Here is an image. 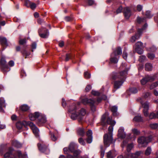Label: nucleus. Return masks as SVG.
Masks as SVG:
<instances>
[{
	"label": "nucleus",
	"mask_w": 158,
	"mask_h": 158,
	"mask_svg": "<svg viewBox=\"0 0 158 158\" xmlns=\"http://www.w3.org/2000/svg\"><path fill=\"white\" fill-rule=\"evenodd\" d=\"M101 122L102 124L105 125L106 124L110 125L108 128L109 132L105 134L103 136V142L105 146L109 147L112 142V132L113 129V126L115 124V122L112 120L111 117L109 116L108 113L106 112L102 116Z\"/></svg>",
	"instance_id": "f257e3e1"
},
{
	"label": "nucleus",
	"mask_w": 158,
	"mask_h": 158,
	"mask_svg": "<svg viewBox=\"0 0 158 158\" xmlns=\"http://www.w3.org/2000/svg\"><path fill=\"white\" fill-rule=\"evenodd\" d=\"M78 146L75 143L71 142L68 148H64L63 150L65 154L67 155V158H77L80 151L77 150Z\"/></svg>",
	"instance_id": "f03ea898"
},
{
	"label": "nucleus",
	"mask_w": 158,
	"mask_h": 158,
	"mask_svg": "<svg viewBox=\"0 0 158 158\" xmlns=\"http://www.w3.org/2000/svg\"><path fill=\"white\" fill-rule=\"evenodd\" d=\"M128 68H125L120 73H112L110 75V79L112 81L125 79Z\"/></svg>",
	"instance_id": "7ed1b4c3"
},
{
	"label": "nucleus",
	"mask_w": 158,
	"mask_h": 158,
	"mask_svg": "<svg viewBox=\"0 0 158 158\" xmlns=\"http://www.w3.org/2000/svg\"><path fill=\"white\" fill-rule=\"evenodd\" d=\"M102 99L100 98H98L96 100L94 99H89L87 98H84L82 100V102L85 105H89L90 106L91 110L94 112L95 110V104H98L100 102Z\"/></svg>",
	"instance_id": "20e7f679"
},
{
	"label": "nucleus",
	"mask_w": 158,
	"mask_h": 158,
	"mask_svg": "<svg viewBox=\"0 0 158 158\" xmlns=\"http://www.w3.org/2000/svg\"><path fill=\"white\" fill-rule=\"evenodd\" d=\"M0 67L3 73L9 71L10 70L5 60V56L2 55L1 56L0 60Z\"/></svg>",
	"instance_id": "39448f33"
},
{
	"label": "nucleus",
	"mask_w": 158,
	"mask_h": 158,
	"mask_svg": "<svg viewBox=\"0 0 158 158\" xmlns=\"http://www.w3.org/2000/svg\"><path fill=\"white\" fill-rule=\"evenodd\" d=\"M156 74L153 76L147 75L140 81L142 85H144L148 81L151 82L154 81L156 79Z\"/></svg>",
	"instance_id": "423d86ee"
},
{
	"label": "nucleus",
	"mask_w": 158,
	"mask_h": 158,
	"mask_svg": "<svg viewBox=\"0 0 158 158\" xmlns=\"http://www.w3.org/2000/svg\"><path fill=\"white\" fill-rule=\"evenodd\" d=\"M151 136H149L148 137H144L142 136L139 137L138 139V142L139 143L141 144H146L152 140Z\"/></svg>",
	"instance_id": "0eeeda50"
},
{
	"label": "nucleus",
	"mask_w": 158,
	"mask_h": 158,
	"mask_svg": "<svg viewBox=\"0 0 158 158\" xmlns=\"http://www.w3.org/2000/svg\"><path fill=\"white\" fill-rule=\"evenodd\" d=\"M76 109V104L74 103L73 104L72 106L69 108V111L71 113V118L73 120H75L77 119L78 117H79L78 114V115L77 114L72 112L73 111H75Z\"/></svg>",
	"instance_id": "6e6552de"
},
{
	"label": "nucleus",
	"mask_w": 158,
	"mask_h": 158,
	"mask_svg": "<svg viewBox=\"0 0 158 158\" xmlns=\"http://www.w3.org/2000/svg\"><path fill=\"white\" fill-rule=\"evenodd\" d=\"M38 146L39 150L42 152H44L46 154H48L49 152V150L47 146L43 143H39L38 144Z\"/></svg>",
	"instance_id": "1a4fd4ad"
},
{
	"label": "nucleus",
	"mask_w": 158,
	"mask_h": 158,
	"mask_svg": "<svg viewBox=\"0 0 158 158\" xmlns=\"http://www.w3.org/2000/svg\"><path fill=\"white\" fill-rule=\"evenodd\" d=\"M40 36L43 38H46L48 35V31L45 28L42 27L38 30Z\"/></svg>",
	"instance_id": "9d476101"
},
{
	"label": "nucleus",
	"mask_w": 158,
	"mask_h": 158,
	"mask_svg": "<svg viewBox=\"0 0 158 158\" xmlns=\"http://www.w3.org/2000/svg\"><path fill=\"white\" fill-rule=\"evenodd\" d=\"M141 104L143 107V112L144 115L146 117L148 116V110L149 109V103L147 102L143 103V102L141 101Z\"/></svg>",
	"instance_id": "9b49d317"
},
{
	"label": "nucleus",
	"mask_w": 158,
	"mask_h": 158,
	"mask_svg": "<svg viewBox=\"0 0 158 158\" xmlns=\"http://www.w3.org/2000/svg\"><path fill=\"white\" fill-rule=\"evenodd\" d=\"M143 154L141 151H137L134 154H129L127 155V158H142L141 155Z\"/></svg>",
	"instance_id": "f8f14e48"
},
{
	"label": "nucleus",
	"mask_w": 158,
	"mask_h": 158,
	"mask_svg": "<svg viewBox=\"0 0 158 158\" xmlns=\"http://www.w3.org/2000/svg\"><path fill=\"white\" fill-rule=\"evenodd\" d=\"M125 79H121L120 80L113 81L114 82V89L113 90V92H114L116 90L121 87Z\"/></svg>",
	"instance_id": "ddd939ff"
},
{
	"label": "nucleus",
	"mask_w": 158,
	"mask_h": 158,
	"mask_svg": "<svg viewBox=\"0 0 158 158\" xmlns=\"http://www.w3.org/2000/svg\"><path fill=\"white\" fill-rule=\"evenodd\" d=\"M38 121L37 122V123L39 126H41L46 121L45 116L40 113L38 117Z\"/></svg>",
	"instance_id": "4468645a"
},
{
	"label": "nucleus",
	"mask_w": 158,
	"mask_h": 158,
	"mask_svg": "<svg viewBox=\"0 0 158 158\" xmlns=\"http://www.w3.org/2000/svg\"><path fill=\"white\" fill-rule=\"evenodd\" d=\"M29 125L31 130H32L33 133L35 136H38L39 130L38 128L36 127L35 125L33 123L31 122H30L29 123Z\"/></svg>",
	"instance_id": "2eb2a0df"
},
{
	"label": "nucleus",
	"mask_w": 158,
	"mask_h": 158,
	"mask_svg": "<svg viewBox=\"0 0 158 158\" xmlns=\"http://www.w3.org/2000/svg\"><path fill=\"white\" fill-rule=\"evenodd\" d=\"M142 30V29H138L137 33H136L135 35L131 37L130 40V41L131 42L134 43L136 40L139 38L141 34L140 31Z\"/></svg>",
	"instance_id": "dca6fc26"
},
{
	"label": "nucleus",
	"mask_w": 158,
	"mask_h": 158,
	"mask_svg": "<svg viewBox=\"0 0 158 158\" xmlns=\"http://www.w3.org/2000/svg\"><path fill=\"white\" fill-rule=\"evenodd\" d=\"M119 56L116 55H114V53H112L111 55L110 58V63H117L118 60Z\"/></svg>",
	"instance_id": "f3484780"
},
{
	"label": "nucleus",
	"mask_w": 158,
	"mask_h": 158,
	"mask_svg": "<svg viewBox=\"0 0 158 158\" xmlns=\"http://www.w3.org/2000/svg\"><path fill=\"white\" fill-rule=\"evenodd\" d=\"M87 138L86 139L87 142L90 143L92 141V132L90 130H89L86 132Z\"/></svg>",
	"instance_id": "a211bd4d"
},
{
	"label": "nucleus",
	"mask_w": 158,
	"mask_h": 158,
	"mask_svg": "<svg viewBox=\"0 0 158 158\" xmlns=\"http://www.w3.org/2000/svg\"><path fill=\"white\" fill-rule=\"evenodd\" d=\"M123 13L124 16L126 19H128L131 15V12L130 8L126 7L124 9Z\"/></svg>",
	"instance_id": "6ab92c4d"
},
{
	"label": "nucleus",
	"mask_w": 158,
	"mask_h": 158,
	"mask_svg": "<svg viewBox=\"0 0 158 158\" xmlns=\"http://www.w3.org/2000/svg\"><path fill=\"white\" fill-rule=\"evenodd\" d=\"M40 113L38 112H35L33 114H29V117L31 120L34 121L36 118H38L39 116L40 115Z\"/></svg>",
	"instance_id": "aec40b11"
},
{
	"label": "nucleus",
	"mask_w": 158,
	"mask_h": 158,
	"mask_svg": "<svg viewBox=\"0 0 158 158\" xmlns=\"http://www.w3.org/2000/svg\"><path fill=\"white\" fill-rule=\"evenodd\" d=\"M118 136L119 138H124L126 136V134L124 132V129L123 128H120L118 131Z\"/></svg>",
	"instance_id": "412c9836"
},
{
	"label": "nucleus",
	"mask_w": 158,
	"mask_h": 158,
	"mask_svg": "<svg viewBox=\"0 0 158 158\" xmlns=\"http://www.w3.org/2000/svg\"><path fill=\"white\" fill-rule=\"evenodd\" d=\"M134 145L133 143H131L130 144H128L127 145V152L126 153L125 155V157L127 158V155H128L129 153H131L130 152L131 151V150L132 148H133Z\"/></svg>",
	"instance_id": "4be33fe9"
},
{
	"label": "nucleus",
	"mask_w": 158,
	"mask_h": 158,
	"mask_svg": "<svg viewBox=\"0 0 158 158\" xmlns=\"http://www.w3.org/2000/svg\"><path fill=\"white\" fill-rule=\"evenodd\" d=\"M85 114L86 111L83 108L81 109L80 111L78 114V116L79 118L78 119V121L79 122H81L82 120V118L81 117V116H84Z\"/></svg>",
	"instance_id": "5701e85b"
},
{
	"label": "nucleus",
	"mask_w": 158,
	"mask_h": 158,
	"mask_svg": "<svg viewBox=\"0 0 158 158\" xmlns=\"http://www.w3.org/2000/svg\"><path fill=\"white\" fill-rule=\"evenodd\" d=\"M77 134L80 136H83L85 134L84 129L83 128H79L77 130Z\"/></svg>",
	"instance_id": "b1692460"
},
{
	"label": "nucleus",
	"mask_w": 158,
	"mask_h": 158,
	"mask_svg": "<svg viewBox=\"0 0 158 158\" xmlns=\"http://www.w3.org/2000/svg\"><path fill=\"white\" fill-rule=\"evenodd\" d=\"M0 43L2 46L3 47L6 46H7V43L6 39V38L0 37Z\"/></svg>",
	"instance_id": "393cba45"
},
{
	"label": "nucleus",
	"mask_w": 158,
	"mask_h": 158,
	"mask_svg": "<svg viewBox=\"0 0 158 158\" xmlns=\"http://www.w3.org/2000/svg\"><path fill=\"white\" fill-rule=\"evenodd\" d=\"M21 52L25 58H26L30 54V52L26 50L25 48L22 49L21 50Z\"/></svg>",
	"instance_id": "a878e982"
},
{
	"label": "nucleus",
	"mask_w": 158,
	"mask_h": 158,
	"mask_svg": "<svg viewBox=\"0 0 158 158\" xmlns=\"http://www.w3.org/2000/svg\"><path fill=\"white\" fill-rule=\"evenodd\" d=\"M29 107L26 104L22 105L19 107L20 110L23 112L27 111L29 110Z\"/></svg>",
	"instance_id": "bb28decb"
},
{
	"label": "nucleus",
	"mask_w": 158,
	"mask_h": 158,
	"mask_svg": "<svg viewBox=\"0 0 158 158\" xmlns=\"http://www.w3.org/2000/svg\"><path fill=\"white\" fill-rule=\"evenodd\" d=\"M11 144L13 146L16 148H20L22 146V144L16 140H12Z\"/></svg>",
	"instance_id": "cd10ccee"
},
{
	"label": "nucleus",
	"mask_w": 158,
	"mask_h": 158,
	"mask_svg": "<svg viewBox=\"0 0 158 158\" xmlns=\"http://www.w3.org/2000/svg\"><path fill=\"white\" fill-rule=\"evenodd\" d=\"M112 53H114V55H116L117 56L121 55L122 53L121 48L120 47H118Z\"/></svg>",
	"instance_id": "c85d7f7f"
},
{
	"label": "nucleus",
	"mask_w": 158,
	"mask_h": 158,
	"mask_svg": "<svg viewBox=\"0 0 158 158\" xmlns=\"http://www.w3.org/2000/svg\"><path fill=\"white\" fill-rule=\"evenodd\" d=\"M145 68L146 71H151L152 69V65L150 63H147L145 64Z\"/></svg>",
	"instance_id": "c756f323"
},
{
	"label": "nucleus",
	"mask_w": 158,
	"mask_h": 158,
	"mask_svg": "<svg viewBox=\"0 0 158 158\" xmlns=\"http://www.w3.org/2000/svg\"><path fill=\"white\" fill-rule=\"evenodd\" d=\"M5 101L2 98H0V111L2 110V108L3 107H5Z\"/></svg>",
	"instance_id": "7c9ffc66"
},
{
	"label": "nucleus",
	"mask_w": 158,
	"mask_h": 158,
	"mask_svg": "<svg viewBox=\"0 0 158 158\" xmlns=\"http://www.w3.org/2000/svg\"><path fill=\"white\" fill-rule=\"evenodd\" d=\"M133 120L136 122H140L142 121L143 119L141 116L138 115L135 116L133 119Z\"/></svg>",
	"instance_id": "2f4dec72"
},
{
	"label": "nucleus",
	"mask_w": 158,
	"mask_h": 158,
	"mask_svg": "<svg viewBox=\"0 0 158 158\" xmlns=\"http://www.w3.org/2000/svg\"><path fill=\"white\" fill-rule=\"evenodd\" d=\"M15 156L14 157H11L10 158H17L18 157V158H22V155L21 152L20 151H17L15 153Z\"/></svg>",
	"instance_id": "473e14b6"
},
{
	"label": "nucleus",
	"mask_w": 158,
	"mask_h": 158,
	"mask_svg": "<svg viewBox=\"0 0 158 158\" xmlns=\"http://www.w3.org/2000/svg\"><path fill=\"white\" fill-rule=\"evenodd\" d=\"M135 48H143V43L140 41H138L135 44Z\"/></svg>",
	"instance_id": "72a5a7b5"
},
{
	"label": "nucleus",
	"mask_w": 158,
	"mask_h": 158,
	"mask_svg": "<svg viewBox=\"0 0 158 158\" xmlns=\"http://www.w3.org/2000/svg\"><path fill=\"white\" fill-rule=\"evenodd\" d=\"M110 110L111 111L113 112V114L114 115H115V114H116V113L117 110V107L115 106H113L111 108Z\"/></svg>",
	"instance_id": "f704fd0d"
},
{
	"label": "nucleus",
	"mask_w": 158,
	"mask_h": 158,
	"mask_svg": "<svg viewBox=\"0 0 158 158\" xmlns=\"http://www.w3.org/2000/svg\"><path fill=\"white\" fill-rule=\"evenodd\" d=\"M153 15L151 13V11H150L148 10L146 11L145 16H146V18H151L153 16Z\"/></svg>",
	"instance_id": "c9c22d12"
},
{
	"label": "nucleus",
	"mask_w": 158,
	"mask_h": 158,
	"mask_svg": "<svg viewBox=\"0 0 158 158\" xmlns=\"http://www.w3.org/2000/svg\"><path fill=\"white\" fill-rule=\"evenodd\" d=\"M143 48H135V51L139 55H141L143 52Z\"/></svg>",
	"instance_id": "e433bc0d"
},
{
	"label": "nucleus",
	"mask_w": 158,
	"mask_h": 158,
	"mask_svg": "<svg viewBox=\"0 0 158 158\" xmlns=\"http://www.w3.org/2000/svg\"><path fill=\"white\" fill-rule=\"evenodd\" d=\"M28 3L30 6V8L32 10L34 9L36 6V4L35 3L30 2L29 1L28 2Z\"/></svg>",
	"instance_id": "4c0bfd02"
},
{
	"label": "nucleus",
	"mask_w": 158,
	"mask_h": 158,
	"mask_svg": "<svg viewBox=\"0 0 158 158\" xmlns=\"http://www.w3.org/2000/svg\"><path fill=\"white\" fill-rule=\"evenodd\" d=\"M151 148L150 147H148L145 151V154L146 156H148L151 154Z\"/></svg>",
	"instance_id": "58836bf2"
},
{
	"label": "nucleus",
	"mask_w": 158,
	"mask_h": 158,
	"mask_svg": "<svg viewBox=\"0 0 158 158\" xmlns=\"http://www.w3.org/2000/svg\"><path fill=\"white\" fill-rule=\"evenodd\" d=\"M158 85V81H156L152 84L150 86V89H152L156 87Z\"/></svg>",
	"instance_id": "ea45409f"
},
{
	"label": "nucleus",
	"mask_w": 158,
	"mask_h": 158,
	"mask_svg": "<svg viewBox=\"0 0 158 158\" xmlns=\"http://www.w3.org/2000/svg\"><path fill=\"white\" fill-rule=\"evenodd\" d=\"M150 127L152 129H156L158 127V124L156 123H152L150 124Z\"/></svg>",
	"instance_id": "a19ab883"
},
{
	"label": "nucleus",
	"mask_w": 158,
	"mask_h": 158,
	"mask_svg": "<svg viewBox=\"0 0 158 158\" xmlns=\"http://www.w3.org/2000/svg\"><path fill=\"white\" fill-rule=\"evenodd\" d=\"M147 57L151 60H153L155 57V55L153 53H149L147 54Z\"/></svg>",
	"instance_id": "79ce46f5"
},
{
	"label": "nucleus",
	"mask_w": 158,
	"mask_h": 158,
	"mask_svg": "<svg viewBox=\"0 0 158 158\" xmlns=\"http://www.w3.org/2000/svg\"><path fill=\"white\" fill-rule=\"evenodd\" d=\"M145 21V18H141L140 17H138L137 18V22L139 23H140L142 22H144Z\"/></svg>",
	"instance_id": "37998d69"
},
{
	"label": "nucleus",
	"mask_w": 158,
	"mask_h": 158,
	"mask_svg": "<svg viewBox=\"0 0 158 158\" xmlns=\"http://www.w3.org/2000/svg\"><path fill=\"white\" fill-rule=\"evenodd\" d=\"M130 91L131 93H132L133 94L136 93L138 91L137 89L136 88H134V87L131 88L130 89Z\"/></svg>",
	"instance_id": "c03bdc74"
},
{
	"label": "nucleus",
	"mask_w": 158,
	"mask_h": 158,
	"mask_svg": "<svg viewBox=\"0 0 158 158\" xmlns=\"http://www.w3.org/2000/svg\"><path fill=\"white\" fill-rule=\"evenodd\" d=\"M146 59V57L142 55L139 56V61L140 62H142L144 61Z\"/></svg>",
	"instance_id": "a18cd8bd"
},
{
	"label": "nucleus",
	"mask_w": 158,
	"mask_h": 158,
	"mask_svg": "<svg viewBox=\"0 0 158 158\" xmlns=\"http://www.w3.org/2000/svg\"><path fill=\"white\" fill-rule=\"evenodd\" d=\"M149 117L150 119H152L156 118V114L153 112L151 113L150 114Z\"/></svg>",
	"instance_id": "49530a36"
},
{
	"label": "nucleus",
	"mask_w": 158,
	"mask_h": 158,
	"mask_svg": "<svg viewBox=\"0 0 158 158\" xmlns=\"http://www.w3.org/2000/svg\"><path fill=\"white\" fill-rule=\"evenodd\" d=\"M133 133L136 135H139L140 134V132L136 129H133L132 130Z\"/></svg>",
	"instance_id": "de8ad7c7"
},
{
	"label": "nucleus",
	"mask_w": 158,
	"mask_h": 158,
	"mask_svg": "<svg viewBox=\"0 0 158 158\" xmlns=\"http://www.w3.org/2000/svg\"><path fill=\"white\" fill-rule=\"evenodd\" d=\"M50 134L51 135V139L53 141H55L57 139L56 137L54 135L53 133L50 132Z\"/></svg>",
	"instance_id": "09e8293b"
},
{
	"label": "nucleus",
	"mask_w": 158,
	"mask_h": 158,
	"mask_svg": "<svg viewBox=\"0 0 158 158\" xmlns=\"http://www.w3.org/2000/svg\"><path fill=\"white\" fill-rule=\"evenodd\" d=\"M85 77L86 79L89 78L90 77V75L89 73L87 72H85L84 73Z\"/></svg>",
	"instance_id": "8fccbe9b"
},
{
	"label": "nucleus",
	"mask_w": 158,
	"mask_h": 158,
	"mask_svg": "<svg viewBox=\"0 0 158 158\" xmlns=\"http://www.w3.org/2000/svg\"><path fill=\"white\" fill-rule=\"evenodd\" d=\"M16 126L18 129H20L22 128L23 125L20 122H19L16 123Z\"/></svg>",
	"instance_id": "3c124183"
},
{
	"label": "nucleus",
	"mask_w": 158,
	"mask_h": 158,
	"mask_svg": "<svg viewBox=\"0 0 158 158\" xmlns=\"http://www.w3.org/2000/svg\"><path fill=\"white\" fill-rule=\"evenodd\" d=\"M127 54L126 52V49H124V50L123 52V58L125 60H126V59L127 58Z\"/></svg>",
	"instance_id": "603ef678"
},
{
	"label": "nucleus",
	"mask_w": 158,
	"mask_h": 158,
	"mask_svg": "<svg viewBox=\"0 0 158 158\" xmlns=\"http://www.w3.org/2000/svg\"><path fill=\"white\" fill-rule=\"evenodd\" d=\"M79 142L81 145H84L85 144L84 140L82 138H80L78 139Z\"/></svg>",
	"instance_id": "864d4df0"
},
{
	"label": "nucleus",
	"mask_w": 158,
	"mask_h": 158,
	"mask_svg": "<svg viewBox=\"0 0 158 158\" xmlns=\"http://www.w3.org/2000/svg\"><path fill=\"white\" fill-rule=\"evenodd\" d=\"M123 7L122 6H119V7L116 10V14H118V13H121L123 10Z\"/></svg>",
	"instance_id": "5fc2aeb1"
},
{
	"label": "nucleus",
	"mask_w": 158,
	"mask_h": 158,
	"mask_svg": "<svg viewBox=\"0 0 158 158\" xmlns=\"http://www.w3.org/2000/svg\"><path fill=\"white\" fill-rule=\"evenodd\" d=\"M150 93L149 92H147L144 93L143 95V97L145 98H148L150 95Z\"/></svg>",
	"instance_id": "6e6d98bb"
},
{
	"label": "nucleus",
	"mask_w": 158,
	"mask_h": 158,
	"mask_svg": "<svg viewBox=\"0 0 158 158\" xmlns=\"http://www.w3.org/2000/svg\"><path fill=\"white\" fill-rule=\"evenodd\" d=\"M26 43V39L25 38L20 39L19 40V44H23Z\"/></svg>",
	"instance_id": "4d7b16f0"
},
{
	"label": "nucleus",
	"mask_w": 158,
	"mask_h": 158,
	"mask_svg": "<svg viewBox=\"0 0 158 158\" xmlns=\"http://www.w3.org/2000/svg\"><path fill=\"white\" fill-rule=\"evenodd\" d=\"M91 94L95 96H98L100 94L98 92L94 90H92Z\"/></svg>",
	"instance_id": "13d9d810"
},
{
	"label": "nucleus",
	"mask_w": 158,
	"mask_h": 158,
	"mask_svg": "<svg viewBox=\"0 0 158 158\" xmlns=\"http://www.w3.org/2000/svg\"><path fill=\"white\" fill-rule=\"evenodd\" d=\"M87 2L89 6H91L94 4V1L93 0H87Z\"/></svg>",
	"instance_id": "bf43d9fd"
},
{
	"label": "nucleus",
	"mask_w": 158,
	"mask_h": 158,
	"mask_svg": "<svg viewBox=\"0 0 158 158\" xmlns=\"http://www.w3.org/2000/svg\"><path fill=\"white\" fill-rule=\"evenodd\" d=\"M11 155L10 152H8L6 153L4 155L5 158H9Z\"/></svg>",
	"instance_id": "052dcab7"
},
{
	"label": "nucleus",
	"mask_w": 158,
	"mask_h": 158,
	"mask_svg": "<svg viewBox=\"0 0 158 158\" xmlns=\"http://www.w3.org/2000/svg\"><path fill=\"white\" fill-rule=\"evenodd\" d=\"M156 48L154 46L152 47L149 49V51L152 52H155L156 51Z\"/></svg>",
	"instance_id": "680f3d73"
},
{
	"label": "nucleus",
	"mask_w": 158,
	"mask_h": 158,
	"mask_svg": "<svg viewBox=\"0 0 158 158\" xmlns=\"http://www.w3.org/2000/svg\"><path fill=\"white\" fill-rule=\"evenodd\" d=\"M71 58V55L70 54H66V56L65 60L68 61Z\"/></svg>",
	"instance_id": "e2e57ef3"
},
{
	"label": "nucleus",
	"mask_w": 158,
	"mask_h": 158,
	"mask_svg": "<svg viewBox=\"0 0 158 158\" xmlns=\"http://www.w3.org/2000/svg\"><path fill=\"white\" fill-rule=\"evenodd\" d=\"M127 142H128L127 141V139L123 140L121 145V147L122 148H124L126 145Z\"/></svg>",
	"instance_id": "0e129e2a"
},
{
	"label": "nucleus",
	"mask_w": 158,
	"mask_h": 158,
	"mask_svg": "<svg viewBox=\"0 0 158 158\" xmlns=\"http://www.w3.org/2000/svg\"><path fill=\"white\" fill-rule=\"evenodd\" d=\"M91 89V86L90 85H88L86 86L85 90L86 92H89Z\"/></svg>",
	"instance_id": "69168bd1"
},
{
	"label": "nucleus",
	"mask_w": 158,
	"mask_h": 158,
	"mask_svg": "<svg viewBox=\"0 0 158 158\" xmlns=\"http://www.w3.org/2000/svg\"><path fill=\"white\" fill-rule=\"evenodd\" d=\"M107 158H113L111 151H110L107 153Z\"/></svg>",
	"instance_id": "338daca9"
},
{
	"label": "nucleus",
	"mask_w": 158,
	"mask_h": 158,
	"mask_svg": "<svg viewBox=\"0 0 158 158\" xmlns=\"http://www.w3.org/2000/svg\"><path fill=\"white\" fill-rule=\"evenodd\" d=\"M143 7L142 6L138 5L137 6V10L139 11H140L142 9Z\"/></svg>",
	"instance_id": "774afa93"
}]
</instances>
